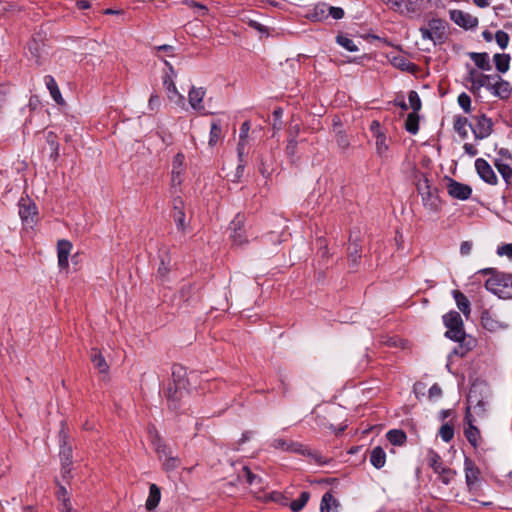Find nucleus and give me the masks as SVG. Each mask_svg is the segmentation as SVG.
Segmentation results:
<instances>
[{
  "label": "nucleus",
  "mask_w": 512,
  "mask_h": 512,
  "mask_svg": "<svg viewBox=\"0 0 512 512\" xmlns=\"http://www.w3.org/2000/svg\"><path fill=\"white\" fill-rule=\"evenodd\" d=\"M242 473H243V477H245L246 481L250 485H259V484H261L262 479L259 476L253 474L248 467L244 466L243 469H242Z\"/></svg>",
  "instance_id": "nucleus-42"
},
{
  "label": "nucleus",
  "mask_w": 512,
  "mask_h": 512,
  "mask_svg": "<svg viewBox=\"0 0 512 512\" xmlns=\"http://www.w3.org/2000/svg\"><path fill=\"white\" fill-rule=\"evenodd\" d=\"M59 443H60V460L61 464H72V447L68 445V436L62 424V428L59 432Z\"/></svg>",
  "instance_id": "nucleus-16"
},
{
  "label": "nucleus",
  "mask_w": 512,
  "mask_h": 512,
  "mask_svg": "<svg viewBox=\"0 0 512 512\" xmlns=\"http://www.w3.org/2000/svg\"><path fill=\"white\" fill-rule=\"evenodd\" d=\"M28 50L30 54L36 59L37 62H39V58L41 56L40 54V43L36 40H32L28 44Z\"/></svg>",
  "instance_id": "nucleus-49"
},
{
  "label": "nucleus",
  "mask_w": 512,
  "mask_h": 512,
  "mask_svg": "<svg viewBox=\"0 0 512 512\" xmlns=\"http://www.w3.org/2000/svg\"><path fill=\"white\" fill-rule=\"evenodd\" d=\"M408 101L410 107L413 109V111L417 112L421 108V100L419 98V95L416 91H410L408 94Z\"/></svg>",
  "instance_id": "nucleus-44"
},
{
  "label": "nucleus",
  "mask_w": 512,
  "mask_h": 512,
  "mask_svg": "<svg viewBox=\"0 0 512 512\" xmlns=\"http://www.w3.org/2000/svg\"><path fill=\"white\" fill-rule=\"evenodd\" d=\"M205 96V90L203 88L192 87L188 93V99L191 107L194 110H204L203 98Z\"/></svg>",
  "instance_id": "nucleus-23"
},
{
  "label": "nucleus",
  "mask_w": 512,
  "mask_h": 512,
  "mask_svg": "<svg viewBox=\"0 0 512 512\" xmlns=\"http://www.w3.org/2000/svg\"><path fill=\"white\" fill-rule=\"evenodd\" d=\"M437 474L439 475L441 482L445 485H448L455 477L456 472L450 468L443 467Z\"/></svg>",
  "instance_id": "nucleus-40"
},
{
  "label": "nucleus",
  "mask_w": 512,
  "mask_h": 512,
  "mask_svg": "<svg viewBox=\"0 0 512 512\" xmlns=\"http://www.w3.org/2000/svg\"><path fill=\"white\" fill-rule=\"evenodd\" d=\"M481 273L492 275L486 280L485 288L501 299H512V274L494 272L492 269H484Z\"/></svg>",
  "instance_id": "nucleus-1"
},
{
  "label": "nucleus",
  "mask_w": 512,
  "mask_h": 512,
  "mask_svg": "<svg viewBox=\"0 0 512 512\" xmlns=\"http://www.w3.org/2000/svg\"><path fill=\"white\" fill-rule=\"evenodd\" d=\"M164 62H165V65L169 69V72L166 73L165 76L163 77V85L166 89L167 96H168L169 100H171V101H174L176 103H183L184 97H183V95H181L178 92L175 82H174V76H175L174 68L168 61H164Z\"/></svg>",
  "instance_id": "nucleus-5"
},
{
  "label": "nucleus",
  "mask_w": 512,
  "mask_h": 512,
  "mask_svg": "<svg viewBox=\"0 0 512 512\" xmlns=\"http://www.w3.org/2000/svg\"><path fill=\"white\" fill-rule=\"evenodd\" d=\"M478 125L480 128H491L493 123L491 119L486 118L485 115H482L481 119L478 121Z\"/></svg>",
  "instance_id": "nucleus-62"
},
{
  "label": "nucleus",
  "mask_w": 512,
  "mask_h": 512,
  "mask_svg": "<svg viewBox=\"0 0 512 512\" xmlns=\"http://www.w3.org/2000/svg\"><path fill=\"white\" fill-rule=\"evenodd\" d=\"M475 168L477 170L478 175L483 181L490 185L497 184V176L493 171L492 167L490 166V164L486 160L478 158L475 161Z\"/></svg>",
  "instance_id": "nucleus-12"
},
{
  "label": "nucleus",
  "mask_w": 512,
  "mask_h": 512,
  "mask_svg": "<svg viewBox=\"0 0 512 512\" xmlns=\"http://www.w3.org/2000/svg\"><path fill=\"white\" fill-rule=\"evenodd\" d=\"M72 250V244L68 240H60L57 244L58 265L61 269H67L69 266V256Z\"/></svg>",
  "instance_id": "nucleus-18"
},
{
  "label": "nucleus",
  "mask_w": 512,
  "mask_h": 512,
  "mask_svg": "<svg viewBox=\"0 0 512 512\" xmlns=\"http://www.w3.org/2000/svg\"><path fill=\"white\" fill-rule=\"evenodd\" d=\"M149 435L151 438V442L155 448L160 459H163L164 456H168L171 452L170 449L166 446L163 440L160 438L158 432L153 428L149 430Z\"/></svg>",
  "instance_id": "nucleus-25"
},
{
  "label": "nucleus",
  "mask_w": 512,
  "mask_h": 512,
  "mask_svg": "<svg viewBox=\"0 0 512 512\" xmlns=\"http://www.w3.org/2000/svg\"><path fill=\"white\" fill-rule=\"evenodd\" d=\"M221 130H210V133H209V145L210 146H213L217 143V141L219 140V138L221 137Z\"/></svg>",
  "instance_id": "nucleus-59"
},
{
  "label": "nucleus",
  "mask_w": 512,
  "mask_h": 512,
  "mask_svg": "<svg viewBox=\"0 0 512 512\" xmlns=\"http://www.w3.org/2000/svg\"><path fill=\"white\" fill-rule=\"evenodd\" d=\"M148 106L151 110L158 109L160 106V97L157 94H152L149 98Z\"/></svg>",
  "instance_id": "nucleus-57"
},
{
  "label": "nucleus",
  "mask_w": 512,
  "mask_h": 512,
  "mask_svg": "<svg viewBox=\"0 0 512 512\" xmlns=\"http://www.w3.org/2000/svg\"><path fill=\"white\" fill-rule=\"evenodd\" d=\"M469 56L479 69L485 70V71H488L491 69V65H490L487 53L471 52L469 54Z\"/></svg>",
  "instance_id": "nucleus-28"
},
{
  "label": "nucleus",
  "mask_w": 512,
  "mask_h": 512,
  "mask_svg": "<svg viewBox=\"0 0 512 512\" xmlns=\"http://www.w3.org/2000/svg\"><path fill=\"white\" fill-rule=\"evenodd\" d=\"M441 395H442V390H441L440 386H438L437 384H434L433 386L430 387L429 397L431 399L439 398Z\"/></svg>",
  "instance_id": "nucleus-58"
},
{
  "label": "nucleus",
  "mask_w": 512,
  "mask_h": 512,
  "mask_svg": "<svg viewBox=\"0 0 512 512\" xmlns=\"http://www.w3.org/2000/svg\"><path fill=\"white\" fill-rule=\"evenodd\" d=\"M465 421L468 424V427L465 429V436L469 443L476 447L478 443V439L480 438V432L476 426H474V422L476 421L475 417L472 416V413H466Z\"/></svg>",
  "instance_id": "nucleus-19"
},
{
  "label": "nucleus",
  "mask_w": 512,
  "mask_h": 512,
  "mask_svg": "<svg viewBox=\"0 0 512 512\" xmlns=\"http://www.w3.org/2000/svg\"><path fill=\"white\" fill-rule=\"evenodd\" d=\"M341 504L331 493L326 492L321 499L320 512H340Z\"/></svg>",
  "instance_id": "nucleus-20"
},
{
  "label": "nucleus",
  "mask_w": 512,
  "mask_h": 512,
  "mask_svg": "<svg viewBox=\"0 0 512 512\" xmlns=\"http://www.w3.org/2000/svg\"><path fill=\"white\" fill-rule=\"evenodd\" d=\"M386 437L393 445H402L406 441V435L402 430H390L387 432Z\"/></svg>",
  "instance_id": "nucleus-34"
},
{
  "label": "nucleus",
  "mask_w": 512,
  "mask_h": 512,
  "mask_svg": "<svg viewBox=\"0 0 512 512\" xmlns=\"http://www.w3.org/2000/svg\"><path fill=\"white\" fill-rule=\"evenodd\" d=\"M160 497H161L160 489L157 487L156 484H151L150 489H149V496L146 501V508L148 510L154 509L158 505V503L160 501Z\"/></svg>",
  "instance_id": "nucleus-32"
},
{
  "label": "nucleus",
  "mask_w": 512,
  "mask_h": 512,
  "mask_svg": "<svg viewBox=\"0 0 512 512\" xmlns=\"http://www.w3.org/2000/svg\"><path fill=\"white\" fill-rule=\"evenodd\" d=\"M497 253L500 256L505 255L509 258H512V243L500 246L497 250Z\"/></svg>",
  "instance_id": "nucleus-55"
},
{
  "label": "nucleus",
  "mask_w": 512,
  "mask_h": 512,
  "mask_svg": "<svg viewBox=\"0 0 512 512\" xmlns=\"http://www.w3.org/2000/svg\"><path fill=\"white\" fill-rule=\"evenodd\" d=\"M172 217L177 229L181 232H185L189 226V220L186 218L184 202L180 197H176L173 200Z\"/></svg>",
  "instance_id": "nucleus-9"
},
{
  "label": "nucleus",
  "mask_w": 512,
  "mask_h": 512,
  "mask_svg": "<svg viewBox=\"0 0 512 512\" xmlns=\"http://www.w3.org/2000/svg\"><path fill=\"white\" fill-rule=\"evenodd\" d=\"M427 461L429 466L434 470L435 473H438L441 470V468L444 467L441 462L440 456L434 451H429L427 455Z\"/></svg>",
  "instance_id": "nucleus-36"
},
{
  "label": "nucleus",
  "mask_w": 512,
  "mask_h": 512,
  "mask_svg": "<svg viewBox=\"0 0 512 512\" xmlns=\"http://www.w3.org/2000/svg\"><path fill=\"white\" fill-rule=\"evenodd\" d=\"M416 186L418 193L421 195L424 207L431 212H437L441 206V201L437 194V189L431 186L425 175H421V178L418 179Z\"/></svg>",
  "instance_id": "nucleus-3"
},
{
  "label": "nucleus",
  "mask_w": 512,
  "mask_h": 512,
  "mask_svg": "<svg viewBox=\"0 0 512 512\" xmlns=\"http://www.w3.org/2000/svg\"><path fill=\"white\" fill-rule=\"evenodd\" d=\"M473 248V243L471 241H464L460 245V253L463 256H467L471 253Z\"/></svg>",
  "instance_id": "nucleus-56"
},
{
  "label": "nucleus",
  "mask_w": 512,
  "mask_h": 512,
  "mask_svg": "<svg viewBox=\"0 0 512 512\" xmlns=\"http://www.w3.org/2000/svg\"><path fill=\"white\" fill-rule=\"evenodd\" d=\"M495 167L508 186H512V168L500 160L495 161Z\"/></svg>",
  "instance_id": "nucleus-31"
},
{
  "label": "nucleus",
  "mask_w": 512,
  "mask_h": 512,
  "mask_svg": "<svg viewBox=\"0 0 512 512\" xmlns=\"http://www.w3.org/2000/svg\"><path fill=\"white\" fill-rule=\"evenodd\" d=\"M55 484L58 488L56 491V497H57L58 501L63 502V501L70 500V494H69L68 490L66 489V487L64 485H62L59 482V480L57 478L55 479Z\"/></svg>",
  "instance_id": "nucleus-41"
},
{
  "label": "nucleus",
  "mask_w": 512,
  "mask_h": 512,
  "mask_svg": "<svg viewBox=\"0 0 512 512\" xmlns=\"http://www.w3.org/2000/svg\"><path fill=\"white\" fill-rule=\"evenodd\" d=\"M443 321L448 329L446 336L453 341L462 342L465 338V332L460 314L456 311H451L443 316Z\"/></svg>",
  "instance_id": "nucleus-4"
},
{
  "label": "nucleus",
  "mask_w": 512,
  "mask_h": 512,
  "mask_svg": "<svg viewBox=\"0 0 512 512\" xmlns=\"http://www.w3.org/2000/svg\"><path fill=\"white\" fill-rule=\"evenodd\" d=\"M463 149L470 156H475L477 154V149L470 143H465Z\"/></svg>",
  "instance_id": "nucleus-64"
},
{
  "label": "nucleus",
  "mask_w": 512,
  "mask_h": 512,
  "mask_svg": "<svg viewBox=\"0 0 512 512\" xmlns=\"http://www.w3.org/2000/svg\"><path fill=\"white\" fill-rule=\"evenodd\" d=\"M190 7H193V8H197L199 9V11H201L200 15L201 16H204L207 14L208 12V9L205 5L201 4V3H198V2H195V1H190L187 3Z\"/></svg>",
  "instance_id": "nucleus-60"
},
{
  "label": "nucleus",
  "mask_w": 512,
  "mask_h": 512,
  "mask_svg": "<svg viewBox=\"0 0 512 512\" xmlns=\"http://www.w3.org/2000/svg\"><path fill=\"white\" fill-rule=\"evenodd\" d=\"M370 462L377 469H380L385 465L386 454L380 446L374 447L372 449L370 453Z\"/></svg>",
  "instance_id": "nucleus-27"
},
{
  "label": "nucleus",
  "mask_w": 512,
  "mask_h": 512,
  "mask_svg": "<svg viewBox=\"0 0 512 512\" xmlns=\"http://www.w3.org/2000/svg\"><path fill=\"white\" fill-rule=\"evenodd\" d=\"M447 191L451 197L459 200L468 199L472 193V189L470 186L457 182L453 179H449Z\"/></svg>",
  "instance_id": "nucleus-13"
},
{
  "label": "nucleus",
  "mask_w": 512,
  "mask_h": 512,
  "mask_svg": "<svg viewBox=\"0 0 512 512\" xmlns=\"http://www.w3.org/2000/svg\"><path fill=\"white\" fill-rule=\"evenodd\" d=\"M244 217L237 215L230 223L231 238L234 244L242 245L246 242V236L243 229Z\"/></svg>",
  "instance_id": "nucleus-15"
},
{
  "label": "nucleus",
  "mask_w": 512,
  "mask_h": 512,
  "mask_svg": "<svg viewBox=\"0 0 512 512\" xmlns=\"http://www.w3.org/2000/svg\"><path fill=\"white\" fill-rule=\"evenodd\" d=\"M458 103L461 108H463L466 112H468L470 110V106H471V98L468 94L461 93L458 96Z\"/></svg>",
  "instance_id": "nucleus-50"
},
{
  "label": "nucleus",
  "mask_w": 512,
  "mask_h": 512,
  "mask_svg": "<svg viewBox=\"0 0 512 512\" xmlns=\"http://www.w3.org/2000/svg\"><path fill=\"white\" fill-rule=\"evenodd\" d=\"M374 138L377 153L383 155L389 148L391 137L387 135L385 130H374Z\"/></svg>",
  "instance_id": "nucleus-24"
},
{
  "label": "nucleus",
  "mask_w": 512,
  "mask_h": 512,
  "mask_svg": "<svg viewBox=\"0 0 512 512\" xmlns=\"http://www.w3.org/2000/svg\"><path fill=\"white\" fill-rule=\"evenodd\" d=\"M494 62L500 73H506L510 67V55L497 53L494 55Z\"/></svg>",
  "instance_id": "nucleus-33"
},
{
  "label": "nucleus",
  "mask_w": 512,
  "mask_h": 512,
  "mask_svg": "<svg viewBox=\"0 0 512 512\" xmlns=\"http://www.w3.org/2000/svg\"><path fill=\"white\" fill-rule=\"evenodd\" d=\"M337 43L341 45L343 48H345L349 52H356L358 51V46L355 44V42L343 35L337 36Z\"/></svg>",
  "instance_id": "nucleus-38"
},
{
  "label": "nucleus",
  "mask_w": 512,
  "mask_h": 512,
  "mask_svg": "<svg viewBox=\"0 0 512 512\" xmlns=\"http://www.w3.org/2000/svg\"><path fill=\"white\" fill-rule=\"evenodd\" d=\"M184 159L182 153L176 154L173 159L171 169V184L173 188L181 186L183 182Z\"/></svg>",
  "instance_id": "nucleus-11"
},
{
  "label": "nucleus",
  "mask_w": 512,
  "mask_h": 512,
  "mask_svg": "<svg viewBox=\"0 0 512 512\" xmlns=\"http://www.w3.org/2000/svg\"><path fill=\"white\" fill-rule=\"evenodd\" d=\"M390 9L403 13L402 7L404 2L402 0H382Z\"/></svg>",
  "instance_id": "nucleus-51"
},
{
  "label": "nucleus",
  "mask_w": 512,
  "mask_h": 512,
  "mask_svg": "<svg viewBox=\"0 0 512 512\" xmlns=\"http://www.w3.org/2000/svg\"><path fill=\"white\" fill-rule=\"evenodd\" d=\"M10 99L4 87H0V114L9 105Z\"/></svg>",
  "instance_id": "nucleus-52"
},
{
  "label": "nucleus",
  "mask_w": 512,
  "mask_h": 512,
  "mask_svg": "<svg viewBox=\"0 0 512 512\" xmlns=\"http://www.w3.org/2000/svg\"><path fill=\"white\" fill-rule=\"evenodd\" d=\"M91 361L93 362L94 366L101 373H107L108 372L109 366H108L105 358L102 356V354L98 350L92 349V351H91Z\"/></svg>",
  "instance_id": "nucleus-30"
},
{
  "label": "nucleus",
  "mask_w": 512,
  "mask_h": 512,
  "mask_svg": "<svg viewBox=\"0 0 512 512\" xmlns=\"http://www.w3.org/2000/svg\"><path fill=\"white\" fill-rule=\"evenodd\" d=\"M72 464H61V477L64 481H69L72 478Z\"/></svg>",
  "instance_id": "nucleus-54"
},
{
  "label": "nucleus",
  "mask_w": 512,
  "mask_h": 512,
  "mask_svg": "<svg viewBox=\"0 0 512 512\" xmlns=\"http://www.w3.org/2000/svg\"><path fill=\"white\" fill-rule=\"evenodd\" d=\"M492 93L501 99H507L511 94V86L509 82L503 80L500 76L496 75L492 85Z\"/></svg>",
  "instance_id": "nucleus-22"
},
{
  "label": "nucleus",
  "mask_w": 512,
  "mask_h": 512,
  "mask_svg": "<svg viewBox=\"0 0 512 512\" xmlns=\"http://www.w3.org/2000/svg\"><path fill=\"white\" fill-rule=\"evenodd\" d=\"M170 266V258L168 256L162 257L158 268L159 276L165 277L170 271Z\"/></svg>",
  "instance_id": "nucleus-46"
},
{
  "label": "nucleus",
  "mask_w": 512,
  "mask_h": 512,
  "mask_svg": "<svg viewBox=\"0 0 512 512\" xmlns=\"http://www.w3.org/2000/svg\"><path fill=\"white\" fill-rule=\"evenodd\" d=\"M419 116L417 112L410 113L405 121V128H418Z\"/></svg>",
  "instance_id": "nucleus-48"
},
{
  "label": "nucleus",
  "mask_w": 512,
  "mask_h": 512,
  "mask_svg": "<svg viewBox=\"0 0 512 512\" xmlns=\"http://www.w3.org/2000/svg\"><path fill=\"white\" fill-rule=\"evenodd\" d=\"M249 26L254 28L255 30L259 31L260 33H266L268 34V29L264 25L258 23L257 21L251 20L249 22Z\"/></svg>",
  "instance_id": "nucleus-61"
},
{
  "label": "nucleus",
  "mask_w": 512,
  "mask_h": 512,
  "mask_svg": "<svg viewBox=\"0 0 512 512\" xmlns=\"http://www.w3.org/2000/svg\"><path fill=\"white\" fill-rule=\"evenodd\" d=\"M468 406H467V412L466 413H472L473 417H482L484 416L488 401L484 399H479L476 395L475 388H472L468 394L467 398Z\"/></svg>",
  "instance_id": "nucleus-8"
},
{
  "label": "nucleus",
  "mask_w": 512,
  "mask_h": 512,
  "mask_svg": "<svg viewBox=\"0 0 512 512\" xmlns=\"http://www.w3.org/2000/svg\"><path fill=\"white\" fill-rule=\"evenodd\" d=\"M161 460L163 461V466L167 471L176 469L180 464L179 459L173 456L171 452Z\"/></svg>",
  "instance_id": "nucleus-39"
},
{
  "label": "nucleus",
  "mask_w": 512,
  "mask_h": 512,
  "mask_svg": "<svg viewBox=\"0 0 512 512\" xmlns=\"http://www.w3.org/2000/svg\"><path fill=\"white\" fill-rule=\"evenodd\" d=\"M439 434L443 441L449 442L454 436V429L451 425L444 424L441 426Z\"/></svg>",
  "instance_id": "nucleus-43"
},
{
  "label": "nucleus",
  "mask_w": 512,
  "mask_h": 512,
  "mask_svg": "<svg viewBox=\"0 0 512 512\" xmlns=\"http://www.w3.org/2000/svg\"><path fill=\"white\" fill-rule=\"evenodd\" d=\"M464 470H465L466 484L469 489H472L473 486L478 481L479 469L477 468V466L474 464V462L472 460H470L469 458H465Z\"/></svg>",
  "instance_id": "nucleus-21"
},
{
  "label": "nucleus",
  "mask_w": 512,
  "mask_h": 512,
  "mask_svg": "<svg viewBox=\"0 0 512 512\" xmlns=\"http://www.w3.org/2000/svg\"><path fill=\"white\" fill-rule=\"evenodd\" d=\"M60 512H74L70 500L60 502Z\"/></svg>",
  "instance_id": "nucleus-63"
},
{
  "label": "nucleus",
  "mask_w": 512,
  "mask_h": 512,
  "mask_svg": "<svg viewBox=\"0 0 512 512\" xmlns=\"http://www.w3.org/2000/svg\"><path fill=\"white\" fill-rule=\"evenodd\" d=\"M36 206L29 199H21L19 202V215L26 226H32L35 223Z\"/></svg>",
  "instance_id": "nucleus-10"
},
{
  "label": "nucleus",
  "mask_w": 512,
  "mask_h": 512,
  "mask_svg": "<svg viewBox=\"0 0 512 512\" xmlns=\"http://www.w3.org/2000/svg\"><path fill=\"white\" fill-rule=\"evenodd\" d=\"M429 31L432 35V41L434 44H442L445 42L446 35V25L445 22L441 19H432L428 22Z\"/></svg>",
  "instance_id": "nucleus-14"
},
{
  "label": "nucleus",
  "mask_w": 512,
  "mask_h": 512,
  "mask_svg": "<svg viewBox=\"0 0 512 512\" xmlns=\"http://www.w3.org/2000/svg\"><path fill=\"white\" fill-rule=\"evenodd\" d=\"M495 40L501 49H505L509 43V35L502 30H498L495 33Z\"/></svg>",
  "instance_id": "nucleus-45"
},
{
  "label": "nucleus",
  "mask_w": 512,
  "mask_h": 512,
  "mask_svg": "<svg viewBox=\"0 0 512 512\" xmlns=\"http://www.w3.org/2000/svg\"><path fill=\"white\" fill-rule=\"evenodd\" d=\"M44 81H45V84H46L53 100L58 104H63L64 100L62 98L61 92L58 88V85H57L54 77L51 75H47V76H45Z\"/></svg>",
  "instance_id": "nucleus-26"
},
{
  "label": "nucleus",
  "mask_w": 512,
  "mask_h": 512,
  "mask_svg": "<svg viewBox=\"0 0 512 512\" xmlns=\"http://www.w3.org/2000/svg\"><path fill=\"white\" fill-rule=\"evenodd\" d=\"M185 371L182 367L174 368L172 372V382L165 390V396L170 403V407L176 409L178 402L187 394L188 381L185 377Z\"/></svg>",
  "instance_id": "nucleus-2"
},
{
  "label": "nucleus",
  "mask_w": 512,
  "mask_h": 512,
  "mask_svg": "<svg viewBox=\"0 0 512 512\" xmlns=\"http://www.w3.org/2000/svg\"><path fill=\"white\" fill-rule=\"evenodd\" d=\"M449 16L456 25L466 30L476 28L479 23L477 17L458 9L450 10Z\"/></svg>",
  "instance_id": "nucleus-7"
},
{
  "label": "nucleus",
  "mask_w": 512,
  "mask_h": 512,
  "mask_svg": "<svg viewBox=\"0 0 512 512\" xmlns=\"http://www.w3.org/2000/svg\"><path fill=\"white\" fill-rule=\"evenodd\" d=\"M453 296L456 301L458 309L468 317L470 314V302L467 297L458 290L453 291Z\"/></svg>",
  "instance_id": "nucleus-29"
},
{
  "label": "nucleus",
  "mask_w": 512,
  "mask_h": 512,
  "mask_svg": "<svg viewBox=\"0 0 512 512\" xmlns=\"http://www.w3.org/2000/svg\"><path fill=\"white\" fill-rule=\"evenodd\" d=\"M328 11L329 15L335 20L342 19L345 14L344 10L341 7L329 6Z\"/></svg>",
  "instance_id": "nucleus-53"
},
{
  "label": "nucleus",
  "mask_w": 512,
  "mask_h": 512,
  "mask_svg": "<svg viewBox=\"0 0 512 512\" xmlns=\"http://www.w3.org/2000/svg\"><path fill=\"white\" fill-rule=\"evenodd\" d=\"M349 259L355 264L360 257V247L357 243H351L348 249Z\"/></svg>",
  "instance_id": "nucleus-47"
},
{
  "label": "nucleus",
  "mask_w": 512,
  "mask_h": 512,
  "mask_svg": "<svg viewBox=\"0 0 512 512\" xmlns=\"http://www.w3.org/2000/svg\"><path fill=\"white\" fill-rule=\"evenodd\" d=\"M393 64L395 67L401 69L402 71L414 72L416 69V65L404 57L394 58Z\"/></svg>",
  "instance_id": "nucleus-37"
},
{
  "label": "nucleus",
  "mask_w": 512,
  "mask_h": 512,
  "mask_svg": "<svg viewBox=\"0 0 512 512\" xmlns=\"http://www.w3.org/2000/svg\"><path fill=\"white\" fill-rule=\"evenodd\" d=\"M271 447L282 452L298 453L302 455H311L308 448L304 447L301 443L294 442L289 439L275 438L271 441Z\"/></svg>",
  "instance_id": "nucleus-6"
},
{
  "label": "nucleus",
  "mask_w": 512,
  "mask_h": 512,
  "mask_svg": "<svg viewBox=\"0 0 512 512\" xmlns=\"http://www.w3.org/2000/svg\"><path fill=\"white\" fill-rule=\"evenodd\" d=\"M469 76L472 82V88L480 89L481 87H486L487 89L492 91V85L496 78V75H487V74H478L476 70L472 69L469 72Z\"/></svg>",
  "instance_id": "nucleus-17"
},
{
  "label": "nucleus",
  "mask_w": 512,
  "mask_h": 512,
  "mask_svg": "<svg viewBox=\"0 0 512 512\" xmlns=\"http://www.w3.org/2000/svg\"><path fill=\"white\" fill-rule=\"evenodd\" d=\"M310 497V494L306 491L300 494V497L296 500H293L290 504V508L293 512H299L306 505Z\"/></svg>",
  "instance_id": "nucleus-35"
}]
</instances>
